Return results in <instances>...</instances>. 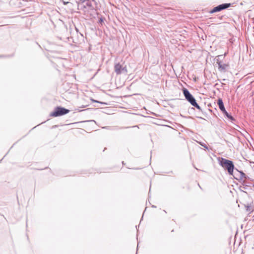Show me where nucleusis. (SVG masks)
Segmentation results:
<instances>
[{
    "mask_svg": "<svg viewBox=\"0 0 254 254\" xmlns=\"http://www.w3.org/2000/svg\"><path fill=\"white\" fill-rule=\"evenodd\" d=\"M219 164L222 166L225 170L227 171L229 175H233V171L235 170V166L232 161L224 158H218Z\"/></svg>",
    "mask_w": 254,
    "mask_h": 254,
    "instance_id": "obj_1",
    "label": "nucleus"
},
{
    "mask_svg": "<svg viewBox=\"0 0 254 254\" xmlns=\"http://www.w3.org/2000/svg\"><path fill=\"white\" fill-rule=\"evenodd\" d=\"M70 112L69 110L61 106L56 107L54 111L51 113L50 116L53 117H57L64 116L68 114Z\"/></svg>",
    "mask_w": 254,
    "mask_h": 254,
    "instance_id": "obj_2",
    "label": "nucleus"
},
{
    "mask_svg": "<svg viewBox=\"0 0 254 254\" xmlns=\"http://www.w3.org/2000/svg\"><path fill=\"white\" fill-rule=\"evenodd\" d=\"M183 94L186 98V99L192 105L193 103L196 101L194 97L192 95V94L190 92V91L186 88H184L183 89Z\"/></svg>",
    "mask_w": 254,
    "mask_h": 254,
    "instance_id": "obj_3",
    "label": "nucleus"
},
{
    "mask_svg": "<svg viewBox=\"0 0 254 254\" xmlns=\"http://www.w3.org/2000/svg\"><path fill=\"white\" fill-rule=\"evenodd\" d=\"M115 71L117 74L122 73H127V71L126 66H123L120 63L116 64L114 66Z\"/></svg>",
    "mask_w": 254,
    "mask_h": 254,
    "instance_id": "obj_4",
    "label": "nucleus"
},
{
    "mask_svg": "<svg viewBox=\"0 0 254 254\" xmlns=\"http://www.w3.org/2000/svg\"><path fill=\"white\" fill-rule=\"evenodd\" d=\"M218 62L219 63L217 64L218 65V70L221 72H226L229 67V65L227 64H223V62H220L219 61Z\"/></svg>",
    "mask_w": 254,
    "mask_h": 254,
    "instance_id": "obj_5",
    "label": "nucleus"
},
{
    "mask_svg": "<svg viewBox=\"0 0 254 254\" xmlns=\"http://www.w3.org/2000/svg\"><path fill=\"white\" fill-rule=\"evenodd\" d=\"M235 171L236 172L240 173L239 181H242V183L243 185L248 186V185H247L246 181L243 180L245 178H247L246 175L242 171H239L237 168L235 169Z\"/></svg>",
    "mask_w": 254,
    "mask_h": 254,
    "instance_id": "obj_6",
    "label": "nucleus"
},
{
    "mask_svg": "<svg viewBox=\"0 0 254 254\" xmlns=\"http://www.w3.org/2000/svg\"><path fill=\"white\" fill-rule=\"evenodd\" d=\"M217 104L218 105L219 109L222 112H223L226 110L222 98H219L217 100Z\"/></svg>",
    "mask_w": 254,
    "mask_h": 254,
    "instance_id": "obj_7",
    "label": "nucleus"
},
{
    "mask_svg": "<svg viewBox=\"0 0 254 254\" xmlns=\"http://www.w3.org/2000/svg\"><path fill=\"white\" fill-rule=\"evenodd\" d=\"M222 113L226 118L232 122L236 121L235 119L231 114L228 113L226 110L222 112Z\"/></svg>",
    "mask_w": 254,
    "mask_h": 254,
    "instance_id": "obj_8",
    "label": "nucleus"
},
{
    "mask_svg": "<svg viewBox=\"0 0 254 254\" xmlns=\"http://www.w3.org/2000/svg\"><path fill=\"white\" fill-rule=\"evenodd\" d=\"M219 8L221 10L227 9L231 6V4L230 3H224L221 4H219Z\"/></svg>",
    "mask_w": 254,
    "mask_h": 254,
    "instance_id": "obj_9",
    "label": "nucleus"
},
{
    "mask_svg": "<svg viewBox=\"0 0 254 254\" xmlns=\"http://www.w3.org/2000/svg\"><path fill=\"white\" fill-rule=\"evenodd\" d=\"M226 54L225 53L224 54V55H219L217 57V59H216V64H218V61H219L220 62H222V60H223V59L224 58L225 56H226Z\"/></svg>",
    "mask_w": 254,
    "mask_h": 254,
    "instance_id": "obj_10",
    "label": "nucleus"
},
{
    "mask_svg": "<svg viewBox=\"0 0 254 254\" xmlns=\"http://www.w3.org/2000/svg\"><path fill=\"white\" fill-rule=\"evenodd\" d=\"M219 5H217L215 7H214L212 9H211L210 11V13H215V12H219L221 11L220 8H219Z\"/></svg>",
    "mask_w": 254,
    "mask_h": 254,
    "instance_id": "obj_11",
    "label": "nucleus"
},
{
    "mask_svg": "<svg viewBox=\"0 0 254 254\" xmlns=\"http://www.w3.org/2000/svg\"><path fill=\"white\" fill-rule=\"evenodd\" d=\"M234 178L239 181V177H240V173L237 172L233 173V175H232Z\"/></svg>",
    "mask_w": 254,
    "mask_h": 254,
    "instance_id": "obj_12",
    "label": "nucleus"
},
{
    "mask_svg": "<svg viewBox=\"0 0 254 254\" xmlns=\"http://www.w3.org/2000/svg\"><path fill=\"white\" fill-rule=\"evenodd\" d=\"M192 106L196 108L197 109L199 110V111H202L201 108L200 107V106L197 103L196 101H195L194 103H193L192 105Z\"/></svg>",
    "mask_w": 254,
    "mask_h": 254,
    "instance_id": "obj_13",
    "label": "nucleus"
},
{
    "mask_svg": "<svg viewBox=\"0 0 254 254\" xmlns=\"http://www.w3.org/2000/svg\"><path fill=\"white\" fill-rule=\"evenodd\" d=\"M92 102L98 103L101 104L102 105H107V104L106 103H105V102H102L98 101H97V100H94V99H92Z\"/></svg>",
    "mask_w": 254,
    "mask_h": 254,
    "instance_id": "obj_14",
    "label": "nucleus"
},
{
    "mask_svg": "<svg viewBox=\"0 0 254 254\" xmlns=\"http://www.w3.org/2000/svg\"><path fill=\"white\" fill-rule=\"evenodd\" d=\"M199 144H200V145L201 146H202V147H204L207 150L208 149V146H207V145L205 143H203V142H200Z\"/></svg>",
    "mask_w": 254,
    "mask_h": 254,
    "instance_id": "obj_15",
    "label": "nucleus"
},
{
    "mask_svg": "<svg viewBox=\"0 0 254 254\" xmlns=\"http://www.w3.org/2000/svg\"><path fill=\"white\" fill-rule=\"evenodd\" d=\"M104 22V18L102 17H100L98 20V23L99 24H102Z\"/></svg>",
    "mask_w": 254,
    "mask_h": 254,
    "instance_id": "obj_16",
    "label": "nucleus"
},
{
    "mask_svg": "<svg viewBox=\"0 0 254 254\" xmlns=\"http://www.w3.org/2000/svg\"><path fill=\"white\" fill-rule=\"evenodd\" d=\"M62 1L64 5H66L69 3V1H64V0H63Z\"/></svg>",
    "mask_w": 254,
    "mask_h": 254,
    "instance_id": "obj_17",
    "label": "nucleus"
},
{
    "mask_svg": "<svg viewBox=\"0 0 254 254\" xmlns=\"http://www.w3.org/2000/svg\"><path fill=\"white\" fill-rule=\"evenodd\" d=\"M246 177L247 178H245V180L246 181V180H249L250 179L249 177L247 175H246Z\"/></svg>",
    "mask_w": 254,
    "mask_h": 254,
    "instance_id": "obj_18",
    "label": "nucleus"
},
{
    "mask_svg": "<svg viewBox=\"0 0 254 254\" xmlns=\"http://www.w3.org/2000/svg\"><path fill=\"white\" fill-rule=\"evenodd\" d=\"M5 57V56H2V55L0 56V58H1V57ZM7 57H9V56H7Z\"/></svg>",
    "mask_w": 254,
    "mask_h": 254,
    "instance_id": "obj_19",
    "label": "nucleus"
},
{
    "mask_svg": "<svg viewBox=\"0 0 254 254\" xmlns=\"http://www.w3.org/2000/svg\"><path fill=\"white\" fill-rule=\"evenodd\" d=\"M87 122H96L94 120L87 121Z\"/></svg>",
    "mask_w": 254,
    "mask_h": 254,
    "instance_id": "obj_20",
    "label": "nucleus"
},
{
    "mask_svg": "<svg viewBox=\"0 0 254 254\" xmlns=\"http://www.w3.org/2000/svg\"><path fill=\"white\" fill-rule=\"evenodd\" d=\"M108 127H109L106 126V127H103V128H108Z\"/></svg>",
    "mask_w": 254,
    "mask_h": 254,
    "instance_id": "obj_21",
    "label": "nucleus"
},
{
    "mask_svg": "<svg viewBox=\"0 0 254 254\" xmlns=\"http://www.w3.org/2000/svg\"><path fill=\"white\" fill-rule=\"evenodd\" d=\"M152 207H153V208H156V206H155V205H152Z\"/></svg>",
    "mask_w": 254,
    "mask_h": 254,
    "instance_id": "obj_22",
    "label": "nucleus"
},
{
    "mask_svg": "<svg viewBox=\"0 0 254 254\" xmlns=\"http://www.w3.org/2000/svg\"><path fill=\"white\" fill-rule=\"evenodd\" d=\"M209 111L210 112H212V111L211 109H209Z\"/></svg>",
    "mask_w": 254,
    "mask_h": 254,
    "instance_id": "obj_23",
    "label": "nucleus"
},
{
    "mask_svg": "<svg viewBox=\"0 0 254 254\" xmlns=\"http://www.w3.org/2000/svg\"><path fill=\"white\" fill-rule=\"evenodd\" d=\"M226 79H223V81H225Z\"/></svg>",
    "mask_w": 254,
    "mask_h": 254,
    "instance_id": "obj_24",
    "label": "nucleus"
},
{
    "mask_svg": "<svg viewBox=\"0 0 254 254\" xmlns=\"http://www.w3.org/2000/svg\"><path fill=\"white\" fill-rule=\"evenodd\" d=\"M122 163H123V164H125V163L124 162V161L122 162Z\"/></svg>",
    "mask_w": 254,
    "mask_h": 254,
    "instance_id": "obj_25",
    "label": "nucleus"
},
{
    "mask_svg": "<svg viewBox=\"0 0 254 254\" xmlns=\"http://www.w3.org/2000/svg\"><path fill=\"white\" fill-rule=\"evenodd\" d=\"M35 128H36V127H33V129H34Z\"/></svg>",
    "mask_w": 254,
    "mask_h": 254,
    "instance_id": "obj_26",
    "label": "nucleus"
},
{
    "mask_svg": "<svg viewBox=\"0 0 254 254\" xmlns=\"http://www.w3.org/2000/svg\"><path fill=\"white\" fill-rule=\"evenodd\" d=\"M35 128H36V127H33V129H34Z\"/></svg>",
    "mask_w": 254,
    "mask_h": 254,
    "instance_id": "obj_27",
    "label": "nucleus"
},
{
    "mask_svg": "<svg viewBox=\"0 0 254 254\" xmlns=\"http://www.w3.org/2000/svg\"><path fill=\"white\" fill-rule=\"evenodd\" d=\"M35 128H36V127H33V129H34Z\"/></svg>",
    "mask_w": 254,
    "mask_h": 254,
    "instance_id": "obj_28",
    "label": "nucleus"
}]
</instances>
